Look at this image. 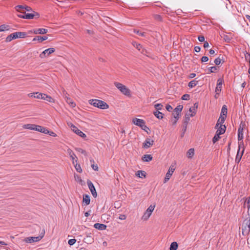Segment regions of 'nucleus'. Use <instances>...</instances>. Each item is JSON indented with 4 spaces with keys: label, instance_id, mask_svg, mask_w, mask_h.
<instances>
[{
    "label": "nucleus",
    "instance_id": "obj_1",
    "mask_svg": "<svg viewBox=\"0 0 250 250\" xmlns=\"http://www.w3.org/2000/svg\"><path fill=\"white\" fill-rule=\"evenodd\" d=\"M89 104L95 107L99 108L102 109H106L109 108V105L105 102L98 100V99H91L88 101Z\"/></svg>",
    "mask_w": 250,
    "mask_h": 250
},
{
    "label": "nucleus",
    "instance_id": "obj_2",
    "mask_svg": "<svg viewBox=\"0 0 250 250\" xmlns=\"http://www.w3.org/2000/svg\"><path fill=\"white\" fill-rule=\"evenodd\" d=\"M114 84L123 94L128 97L131 96L130 90L125 85L119 82H115Z\"/></svg>",
    "mask_w": 250,
    "mask_h": 250
},
{
    "label": "nucleus",
    "instance_id": "obj_3",
    "mask_svg": "<svg viewBox=\"0 0 250 250\" xmlns=\"http://www.w3.org/2000/svg\"><path fill=\"white\" fill-rule=\"evenodd\" d=\"M26 36V33L25 32H14L13 33L11 34L9 36H8L6 39V42H10L12 41L14 39H16L18 38H24Z\"/></svg>",
    "mask_w": 250,
    "mask_h": 250
},
{
    "label": "nucleus",
    "instance_id": "obj_4",
    "mask_svg": "<svg viewBox=\"0 0 250 250\" xmlns=\"http://www.w3.org/2000/svg\"><path fill=\"white\" fill-rule=\"evenodd\" d=\"M155 208V205H151L149 207L147 208L146 211L144 213L143 215L141 217L142 220L144 221H146L148 220L150 216L151 215L153 211L154 210Z\"/></svg>",
    "mask_w": 250,
    "mask_h": 250
},
{
    "label": "nucleus",
    "instance_id": "obj_5",
    "mask_svg": "<svg viewBox=\"0 0 250 250\" xmlns=\"http://www.w3.org/2000/svg\"><path fill=\"white\" fill-rule=\"evenodd\" d=\"M133 124L140 127L143 130L147 131L148 128L146 125V123L144 120L137 118H133L132 120Z\"/></svg>",
    "mask_w": 250,
    "mask_h": 250
},
{
    "label": "nucleus",
    "instance_id": "obj_6",
    "mask_svg": "<svg viewBox=\"0 0 250 250\" xmlns=\"http://www.w3.org/2000/svg\"><path fill=\"white\" fill-rule=\"evenodd\" d=\"M244 151V148L243 147V142H241L238 143V150L237 151L236 157L235 158V162L239 163L243 155Z\"/></svg>",
    "mask_w": 250,
    "mask_h": 250
},
{
    "label": "nucleus",
    "instance_id": "obj_7",
    "mask_svg": "<svg viewBox=\"0 0 250 250\" xmlns=\"http://www.w3.org/2000/svg\"><path fill=\"white\" fill-rule=\"evenodd\" d=\"M35 229L37 231H39V235L38 236H32V242H37L40 241L44 237L45 234L44 230L42 229L40 227L36 226Z\"/></svg>",
    "mask_w": 250,
    "mask_h": 250
},
{
    "label": "nucleus",
    "instance_id": "obj_8",
    "mask_svg": "<svg viewBox=\"0 0 250 250\" xmlns=\"http://www.w3.org/2000/svg\"><path fill=\"white\" fill-rule=\"evenodd\" d=\"M242 233H249L250 232V219L247 218L242 223Z\"/></svg>",
    "mask_w": 250,
    "mask_h": 250
},
{
    "label": "nucleus",
    "instance_id": "obj_9",
    "mask_svg": "<svg viewBox=\"0 0 250 250\" xmlns=\"http://www.w3.org/2000/svg\"><path fill=\"white\" fill-rule=\"evenodd\" d=\"M175 168H176L175 163L172 164L170 165V166L168 170V171L166 173V177L164 179V182L165 183H167L169 180V179L170 178L171 176H172L173 173L174 172V171L175 169Z\"/></svg>",
    "mask_w": 250,
    "mask_h": 250
},
{
    "label": "nucleus",
    "instance_id": "obj_10",
    "mask_svg": "<svg viewBox=\"0 0 250 250\" xmlns=\"http://www.w3.org/2000/svg\"><path fill=\"white\" fill-rule=\"evenodd\" d=\"M69 126L70 127L71 129L75 132L76 134L78 135L79 136L85 138L86 137V135L85 133L83 132L81 130H80L79 129H78L75 125H74L72 123L68 124Z\"/></svg>",
    "mask_w": 250,
    "mask_h": 250
},
{
    "label": "nucleus",
    "instance_id": "obj_11",
    "mask_svg": "<svg viewBox=\"0 0 250 250\" xmlns=\"http://www.w3.org/2000/svg\"><path fill=\"white\" fill-rule=\"evenodd\" d=\"M223 83V79L219 78V79H218L217 83V85H216V88H215V98H218V96L219 95V93L221 91Z\"/></svg>",
    "mask_w": 250,
    "mask_h": 250
},
{
    "label": "nucleus",
    "instance_id": "obj_12",
    "mask_svg": "<svg viewBox=\"0 0 250 250\" xmlns=\"http://www.w3.org/2000/svg\"><path fill=\"white\" fill-rule=\"evenodd\" d=\"M64 96L66 102L70 105V107L74 108L76 107V104L69 96L67 92L64 90Z\"/></svg>",
    "mask_w": 250,
    "mask_h": 250
},
{
    "label": "nucleus",
    "instance_id": "obj_13",
    "mask_svg": "<svg viewBox=\"0 0 250 250\" xmlns=\"http://www.w3.org/2000/svg\"><path fill=\"white\" fill-rule=\"evenodd\" d=\"M55 52L54 48H49L44 50L40 55V56L41 58H43L48 56L49 55Z\"/></svg>",
    "mask_w": 250,
    "mask_h": 250
},
{
    "label": "nucleus",
    "instance_id": "obj_14",
    "mask_svg": "<svg viewBox=\"0 0 250 250\" xmlns=\"http://www.w3.org/2000/svg\"><path fill=\"white\" fill-rule=\"evenodd\" d=\"M244 128V125L243 124H241L238 130V143L243 142L242 140L243 139V130Z\"/></svg>",
    "mask_w": 250,
    "mask_h": 250
},
{
    "label": "nucleus",
    "instance_id": "obj_15",
    "mask_svg": "<svg viewBox=\"0 0 250 250\" xmlns=\"http://www.w3.org/2000/svg\"><path fill=\"white\" fill-rule=\"evenodd\" d=\"M154 141L150 138H146L143 144V147L144 148H148L152 146L154 144Z\"/></svg>",
    "mask_w": 250,
    "mask_h": 250
},
{
    "label": "nucleus",
    "instance_id": "obj_16",
    "mask_svg": "<svg viewBox=\"0 0 250 250\" xmlns=\"http://www.w3.org/2000/svg\"><path fill=\"white\" fill-rule=\"evenodd\" d=\"M87 185L93 197L95 198L96 197L97 194L93 183L90 181H88Z\"/></svg>",
    "mask_w": 250,
    "mask_h": 250
},
{
    "label": "nucleus",
    "instance_id": "obj_17",
    "mask_svg": "<svg viewBox=\"0 0 250 250\" xmlns=\"http://www.w3.org/2000/svg\"><path fill=\"white\" fill-rule=\"evenodd\" d=\"M32 130L45 134V132H46L47 130V128L41 125H32Z\"/></svg>",
    "mask_w": 250,
    "mask_h": 250
},
{
    "label": "nucleus",
    "instance_id": "obj_18",
    "mask_svg": "<svg viewBox=\"0 0 250 250\" xmlns=\"http://www.w3.org/2000/svg\"><path fill=\"white\" fill-rule=\"evenodd\" d=\"M67 153L72 159V163L73 164H75V162L77 163L78 159L75 153L73 152V151L71 149L69 148L67 149Z\"/></svg>",
    "mask_w": 250,
    "mask_h": 250
},
{
    "label": "nucleus",
    "instance_id": "obj_19",
    "mask_svg": "<svg viewBox=\"0 0 250 250\" xmlns=\"http://www.w3.org/2000/svg\"><path fill=\"white\" fill-rule=\"evenodd\" d=\"M198 107V104L196 103L194 104L193 106L189 108V112L191 113L190 114V117H193L195 115Z\"/></svg>",
    "mask_w": 250,
    "mask_h": 250
},
{
    "label": "nucleus",
    "instance_id": "obj_20",
    "mask_svg": "<svg viewBox=\"0 0 250 250\" xmlns=\"http://www.w3.org/2000/svg\"><path fill=\"white\" fill-rule=\"evenodd\" d=\"M217 129L216 131V133H218L219 134H223L225 132L226 127V126L224 125L220 124V125L218 127H216Z\"/></svg>",
    "mask_w": 250,
    "mask_h": 250
},
{
    "label": "nucleus",
    "instance_id": "obj_21",
    "mask_svg": "<svg viewBox=\"0 0 250 250\" xmlns=\"http://www.w3.org/2000/svg\"><path fill=\"white\" fill-rule=\"evenodd\" d=\"M18 16L21 18L27 19H31V14L30 13H26V10L24 13L18 14Z\"/></svg>",
    "mask_w": 250,
    "mask_h": 250
},
{
    "label": "nucleus",
    "instance_id": "obj_22",
    "mask_svg": "<svg viewBox=\"0 0 250 250\" xmlns=\"http://www.w3.org/2000/svg\"><path fill=\"white\" fill-rule=\"evenodd\" d=\"M33 94L34 98L44 100L45 94L39 92L33 93Z\"/></svg>",
    "mask_w": 250,
    "mask_h": 250
},
{
    "label": "nucleus",
    "instance_id": "obj_23",
    "mask_svg": "<svg viewBox=\"0 0 250 250\" xmlns=\"http://www.w3.org/2000/svg\"><path fill=\"white\" fill-rule=\"evenodd\" d=\"M48 32V30L44 28H38L34 30V33L35 34H44Z\"/></svg>",
    "mask_w": 250,
    "mask_h": 250
},
{
    "label": "nucleus",
    "instance_id": "obj_24",
    "mask_svg": "<svg viewBox=\"0 0 250 250\" xmlns=\"http://www.w3.org/2000/svg\"><path fill=\"white\" fill-rule=\"evenodd\" d=\"M94 227L99 230H104L106 228V226L103 224L96 223L94 224Z\"/></svg>",
    "mask_w": 250,
    "mask_h": 250
},
{
    "label": "nucleus",
    "instance_id": "obj_25",
    "mask_svg": "<svg viewBox=\"0 0 250 250\" xmlns=\"http://www.w3.org/2000/svg\"><path fill=\"white\" fill-rule=\"evenodd\" d=\"M194 149L193 148H190L187 152L186 155L189 159H191L194 155Z\"/></svg>",
    "mask_w": 250,
    "mask_h": 250
},
{
    "label": "nucleus",
    "instance_id": "obj_26",
    "mask_svg": "<svg viewBox=\"0 0 250 250\" xmlns=\"http://www.w3.org/2000/svg\"><path fill=\"white\" fill-rule=\"evenodd\" d=\"M47 39V37L46 36L41 37V36H37L36 38H34L32 41H38L39 42H41L43 41L46 40Z\"/></svg>",
    "mask_w": 250,
    "mask_h": 250
},
{
    "label": "nucleus",
    "instance_id": "obj_27",
    "mask_svg": "<svg viewBox=\"0 0 250 250\" xmlns=\"http://www.w3.org/2000/svg\"><path fill=\"white\" fill-rule=\"evenodd\" d=\"M83 201L85 203V205H88L90 204V197L88 195H84L83 196Z\"/></svg>",
    "mask_w": 250,
    "mask_h": 250
},
{
    "label": "nucleus",
    "instance_id": "obj_28",
    "mask_svg": "<svg viewBox=\"0 0 250 250\" xmlns=\"http://www.w3.org/2000/svg\"><path fill=\"white\" fill-rule=\"evenodd\" d=\"M142 160L144 162H149L152 160V157L150 154H145L143 156Z\"/></svg>",
    "mask_w": 250,
    "mask_h": 250
},
{
    "label": "nucleus",
    "instance_id": "obj_29",
    "mask_svg": "<svg viewBox=\"0 0 250 250\" xmlns=\"http://www.w3.org/2000/svg\"><path fill=\"white\" fill-rule=\"evenodd\" d=\"M225 119H226L225 116H224V117L220 116L219 118L218 119V120L217 121V124L216 125V127H218L220 125V124L223 125V124L225 122Z\"/></svg>",
    "mask_w": 250,
    "mask_h": 250
},
{
    "label": "nucleus",
    "instance_id": "obj_30",
    "mask_svg": "<svg viewBox=\"0 0 250 250\" xmlns=\"http://www.w3.org/2000/svg\"><path fill=\"white\" fill-rule=\"evenodd\" d=\"M16 10L19 12L20 14L24 13L25 11V10H26V8L23 7L22 5H18L15 7Z\"/></svg>",
    "mask_w": 250,
    "mask_h": 250
},
{
    "label": "nucleus",
    "instance_id": "obj_31",
    "mask_svg": "<svg viewBox=\"0 0 250 250\" xmlns=\"http://www.w3.org/2000/svg\"><path fill=\"white\" fill-rule=\"evenodd\" d=\"M146 173L145 171L142 170H139L136 172V175L140 178H145L146 177Z\"/></svg>",
    "mask_w": 250,
    "mask_h": 250
},
{
    "label": "nucleus",
    "instance_id": "obj_32",
    "mask_svg": "<svg viewBox=\"0 0 250 250\" xmlns=\"http://www.w3.org/2000/svg\"><path fill=\"white\" fill-rule=\"evenodd\" d=\"M227 114V106L224 105L223 106L221 110V113L220 116H225V118L226 117Z\"/></svg>",
    "mask_w": 250,
    "mask_h": 250
},
{
    "label": "nucleus",
    "instance_id": "obj_33",
    "mask_svg": "<svg viewBox=\"0 0 250 250\" xmlns=\"http://www.w3.org/2000/svg\"><path fill=\"white\" fill-rule=\"evenodd\" d=\"M44 100L50 103H54L55 102V100L52 97H51L50 96L46 95V94L45 95Z\"/></svg>",
    "mask_w": 250,
    "mask_h": 250
},
{
    "label": "nucleus",
    "instance_id": "obj_34",
    "mask_svg": "<svg viewBox=\"0 0 250 250\" xmlns=\"http://www.w3.org/2000/svg\"><path fill=\"white\" fill-rule=\"evenodd\" d=\"M153 114L155 117L159 119H162L163 118V114L159 111H154Z\"/></svg>",
    "mask_w": 250,
    "mask_h": 250
},
{
    "label": "nucleus",
    "instance_id": "obj_35",
    "mask_svg": "<svg viewBox=\"0 0 250 250\" xmlns=\"http://www.w3.org/2000/svg\"><path fill=\"white\" fill-rule=\"evenodd\" d=\"M10 29V27L8 25L2 24L0 26V32L8 31Z\"/></svg>",
    "mask_w": 250,
    "mask_h": 250
},
{
    "label": "nucleus",
    "instance_id": "obj_36",
    "mask_svg": "<svg viewBox=\"0 0 250 250\" xmlns=\"http://www.w3.org/2000/svg\"><path fill=\"white\" fill-rule=\"evenodd\" d=\"M198 84V81L196 80L191 81L188 83V86L190 88H193Z\"/></svg>",
    "mask_w": 250,
    "mask_h": 250
},
{
    "label": "nucleus",
    "instance_id": "obj_37",
    "mask_svg": "<svg viewBox=\"0 0 250 250\" xmlns=\"http://www.w3.org/2000/svg\"><path fill=\"white\" fill-rule=\"evenodd\" d=\"M178 248V244L177 242H172L170 246L169 250H176Z\"/></svg>",
    "mask_w": 250,
    "mask_h": 250
},
{
    "label": "nucleus",
    "instance_id": "obj_38",
    "mask_svg": "<svg viewBox=\"0 0 250 250\" xmlns=\"http://www.w3.org/2000/svg\"><path fill=\"white\" fill-rule=\"evenodd\" d=\"M244 207H247L248 209L250 208V197L246 199L244 204Z\"/></svg>",
    "mask_w": 250,
    "mask_h": 250
},
{
    "label": "nucleus",
    "instance_id": "obj_39",
    "mask_svg": "<svg viewBox=\"0 0 250 250\" xmlns=\"http://www.w3.org/2000/svg\"><path fill=\"white\" fill-rule=\"evenodd\" d=\"M220 135L221 134H219L218 133L216 132L214 136L213 137V138L212 139V142L214 144L216 142H217L220 139Z\"/></svg>",
    "mask_w": 250,
    "mask_h": 250
},
{
    "label": "nucleus",
    "instance_id": "obj_40",
    "mask_svg": "<svg viewBox=\"0 0 250 250\" xmlns=\"http://www.w3.org/2000/svg\"><path fill=\"white\" fill-rule=\"evenodd\" d=\"M74 165L75 168L77 172H78L79 173H81L82 172V169L81 167L80 164H77V163H76V164L75 163V164H74Z\"/></svg>",
    "mask_w": 250,
    "mask_h": 250
},
{
    "label": "nucleus",
    "instance_id": "obj_41",
    "mask_svg": "<svg viewBox=\"0 0 250 250\" xmlns=\"http://www.w3.org/2000/svg\"><path fill=\"white\" fill-rule=\"evenodd\" d=\"M183 106L182 105H179L177 106V107L174 109V111L181 113V112L183 109Z\"/></svg>",
    "mask_w": 250,
    "mask_h": 250
},
{
    "label": "nucleus",
    "instance_id": "obj_42",
    "mask_svg": "<svg viewBox=\"0 0 250 250\" xmlns=\"http://www.w3.org/2000/svg\"><path fill=\"white\" fill-rule=\"evenodd\" d=\"M45 134H49L51 136L56 137L57 134L53 131H49L47 129L46 132H45Z\"/></svg>",
    "mask_w": 250,
    "mask_h": 250
},
{
    "label": "nucleus",
    "instance_id": "obj_43",
    "mask_svg": "<svg viewBox=\"0 0 250 250\" xmlns=\"http://www.w3.org/2000/svg\"><path fill=\"white\" fill-rule=\"evenodd\" d=\"M154 107L156 108V111H159L162 109L163 105L161 104H157L154 105Z\"/></svg>",
    "mask_w": 250,
    "mask_h": 250
},
{
    "label": "nucleus",
    "instance_id": "obj_44",
    "mask_svg": "<svg viewBox=\"0 0 250 250\" xmlns=\"http://www.w3.org/2000/svg\"><path fill=\"white\" fill-rule=\"evenodd\" d=\"M75 150L77 151H78V152H79L80 153H81L82 154H83L85 156L87 155L86 152L84 150H83V149H82L81 148H76Z\"/></svg>",
    "mask_w": 250,
    "mask_h": 250
},
{
    "label": "nucleus",
    "instance_id": "obj_45",
    "mask_svg": "<svg viewBox=\"0 0 250 250\" xmlns=\"http://www.w3.org/2000/svg\"><path fill=\"white\" fill-rule=\"evenodd\" d=\"M223 57H220V56L218 57L217 58L215 59L214 60V63L216 65H219L222 60Z\"/></svg>",
    "mask_w": 250,
    "mask_h": 250
},
{
    "label": "nucleus",
    "instance_id": "obj_46",
    "mask_svg": "<svg viewBox=\"0 0 250 250\" xmlns=\"http://www.w3.org/2000/svg\"><path fill=\"white\" fill-rule=\"evenodd\" d=\"M180 113L179 112H175V111H174L173 113V117L175 119H177V120H178V119L179 118V116L180 115Z\"/></svg>",
    "mask_w": 250,
    "mask_h": 250
},
{
    "label": "nucleus",
    "instance_id": "obj_47",
    "mask_svg": "<svg viewBox=\"0 0 250 250\" xmlns=\"http://www.w3.org/2000/svg\"><path fill=\"white\" fill-rule=\"evenodd\" d=\"M133 45L136 47L138 50H140L142 48V45L136 42H133Z\"/></svg>",
    "mask_w": 250,
    "mask_h": 250
},
{
    "label": "nucleus",
    "instance_id": "obj_48",
    "mask_svg": "<svg viewBox=\"0 0 250 250\" xmlns=\"http://www.w3.org/2000/svg\"><path fill=\"white\" fill-rule=\"evenodd\" d=\"M40 17V15L38 13L32 11V19H38Z\"/></svg>",
    "mask_w": 250,
    "mask_h": 250
},
{
    "label": "nucleus",
    "instance_id": "obj_49",
    "mask_svg": "<svg viewBox=\"0 0 250 250\" xmlns=\"http://www.w3.org/2000/svg\"><path fill=\"white\" fill-rule=\"evenodd\" d=\"M190 114H186L184 119V123L187 124L190 120Z\"/></svg>",
    "mask_w": 250,
    "mask_h": 250
},
{
    "label": "nucleus",
    "instance_id": "obj_50",
    "mask_svg": "<svg viewBox=\"0 0 250 250\" xmlns=\"http://www.w3.org/2000/svg\"><path fill=\"white\" fill-rule=\"evenodd\" d=\"M134 32L141 36H144L145 34V32H141L140 31L135 29L134 30Z\"/></svg>",
    "mask_w": 250,
    "mask_h": 250
},
{
    "label": "nucleus",
    "instance_id": "obj_51",
    "mask_svg": "<svg viewBox=\"0 0 250 250\" xmlns=\"http://www.w3.org/2000/svg\"><path fill=\"white\" fill-rule=\"evenodd\" d=\"M76 242V240L75 239H71L68 240V243L70 246H72L74 245Z\"/></svg>",
    "mask_w": 250,
    "mask_h": 250
},
{
    "label": "nucleus",
    "instance_id": "obj_52",
    "mask_svg": "<svg viewBox=\"0 0 250 250\" xmlns=\"http://www.w3.org/2000/svg\"><path fill=\"white\" fill-rule=\"evenodd\" d=\"M182 99L183 100H188L189 99V95L188 94H184L182 96Z\"/></svg>",
    "mask_w": 250,
    "mask_h": 250
},
{
    "label": "nucleus",
    "instance_id": "obj_53",
    "mask_svg": "<svg viewBox=\"0 0 250 250\" xmlns=\"http://www.w3.org/2000/svg\"><path fill=\"white\" fill-rule=\"evenodd\" d=\"M126 218V216L125 215V214H120L119 217V219L121 220H125Z\"/></svg>",
    "mask_w": 250,
    "mask_h": 250
},
{
    "label": "nucleus",
    "instance_id": "obj_54",
    "mask_svg": "<svg viewBox=\"0 0 250 250\" xmlns=\"http://www.w3.org/2000/svg\"><path fill=\"white\" fill-rule=\"evenodd\" d=\"M209 69V71L210 72H214V71H215L217 70V68L215 66H212V67H210Z\"/></svg>",
    "mask_w": 250,
    "mask_h": 250
},
{
    "label": "nucleus",
    "instance_id": "obj_55",
    "mask_svg": "<svg viewBox=\"0 0 250 250\" xmlns=\"http://www.w3.org/2000/svg\"><path fill=\"white\" fill-rule=\"evenodd\" d=\"M208 60V58L207 56H203L202 59L201 61L202 62H206Z\"/></svg>",
    "mask_w": 250,
    "mask_h": 250
},
{
    "label": "nucleus",
    "instance_id": "obj_56",
    "mask_svg": "<svg viewBox=\"0 0 250 250\" xmlns=\"http://www.w3.org/2000/svg\"><path fill=\"white\" fill-rule=\"evenodd\" d=\"M198 39L200 42H203L205 41V37L203 36H200L198 37Z\"/></svg>",
    "mask_w": 250,
    "mask_h": 250
},
{
    "label": "nucleus",
    "instance_id": "obj_57",
    "mask_svg": "<svg viewBox=\"0 0 250 250\" xmlns=\"http://www.w3.org/2000/svg\"><path fill=\"white\" fill-rule=\"evenodd\" d=\"M91 167H92L93 170H94L95 171L98 170V167L97 165H95L93 164V165H91Z\"/></svg>",
    "mask_w": 250,
    "mask_h": 250
},
{
    "label": "nucleus",
    "instance_id": "obj_58",
    "mask_svg": "<svg viewBox=\"0 0 250 250\" xmlns=\"http://www.w3.org/2000/svg\"><path fill=\"white\" fill-rule=\"evenodd\" d=\"M166 108L168 111H170L172 109V106L169 104L167 105Z\"/></svg>",
    "mask_w": 250,
    "mask_h": 250
},
{
    "label": "nucleus",
    "instance_id": "obj_59",
    "mask_svg": "<svg viewBox=\"0 0 250 250\" xmlns=\"http://www.w3.org/2000/svg\"><path fill=\"white\" fill-rule=\"evenodd\" d=\"M23 127L24 128H27V129H31V125L30 124L24 125L23 126Z\"/></svg>",
    "mask_w": 250,
    "mask_h": 250
},
{
    "label": "nucleus",
    "instance_id": "obj_60",
    "mask_svg": "<svg viewBox=\"0 0 250 250\" xmlns=\"http://www.w3.org/2000/svg\"><path fill=\"white\" fill-rule=\"evenodd\" d=\"M249 58V64H250V68L248 70V73L250 74V55L249 54L247 56H246V59H248V58Z\"/></svg>",
    "mask_w": 250,
    "mask_h": 250
},
{
    "label": "nucleus",
    "instance_id": "obj_61",
    "mask_svg": "<svg viewBox=\"0 0 250 250\" xmlns=\"http://www.w3.org/2000/svg\"><path fill=\"white\" fill-rule=\"evenodd\" d=\"M200 50H201V48H200V47H199V46H195V47H194V50H195V51H196V52H200Z\"/></svg>",
    "mask_w": 250,
    "mask_h": 250
},
{
    "label": "nucleus",
    "instance_id": "obj_62",
    "mask_svg": "<svg viewBox=\"0 0 250 250\" xmlns=\"http://www.w3.org/2000/svg\"><path fill=\"white\" fill-rule=\"evenodd\" d=\"M209 46V44L206 41L204 42V48H207Z\"/></svg>",
    "mask_w": 250,
    "mask_h": 250
},
{
    "label": "nucleus",
    "instance_id": "obj_63",
    "mask_svg": "<svg viewBox=\"0 0 250 250\" xmlns=\"http://www.w3.org/2000/svg\"><path fill=\"white\" fill-rule=\"evenodd\" d=\"M195 76H196V74L195 73H191L189 74V77L190 78H193L195 77Z\"/></svg>",
    "mask_w": 250,
    "mask_h": 250
},
{
    "label": "nucleus",
    "instance_id": "obj_64",
    "mask_svg": "<svg viewBox=\"0 0 250 250\" xmlns=\"http://www.w3.org/2000/svg\"><path fill=\"white\" fill-rule=\"evenodd\" d=\"M177 120H178L175 119L174 120H171V122L172 123V125H175L176 124V123H177Z\"/></svg>",
    "mask_w": 250,
    "mask_h": 250
}]
</instances>
